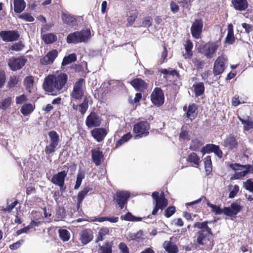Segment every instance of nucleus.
Segmentation results:
<instances>
[{
	"instance_id": "31",
	"label": "nucleus",
	"mask_w": 253,
	"mask_h": 253,
	"mask_svg": "<svg viewBox=\"0 0 253 253\" xmlns=\"http://www.w3.org/2000/svg\"><path fill=\"white\" fill-rule=\"evenodd\" d=\"M163 246L168 253H177L178 252V248L173 242L165 241Z\"/></svg>"
},
{
	"instance_id": "29",
	"label": "nucleus",
	"mask_w": 253,
	"mask_h": 253,
	"mask_svg": "<svg viewBox=\"0 0 253 253\" xmlns=\"http://www.w3.org/2000/svg\"><path fill=\"white\" fill-rule=\"evenodd\" d=\"M185 53L183 54L185 59H190L193 55L192 49L193 48V43L190 40H187L184 44Z\"/></svg>"
},
{
	"instance_id": "25",
	"label": "nucleus",
	"mask_w": 253,
	"mask_h": 253,
	"mask_svg": "<svg viewBox=\"0 0 253 253\" xmlns=\"http://www.w3.org/2000/svg\"><path fill=\"white\" fill-rule=\"evenodd\" d=\"M93 238L92 232L89 229L84 230L80 234V240L84 245L88 244L92 240Z\"/></svg>"
},
{
	"instance_id": "1",
	"label": "nucleus",
	"mask_w": 253,
	"mask_h": 253,
	"mask_svg": "<svg viewBox=\"0 0 253 253\" xmlns=\"http://www.w3.org/2000/svg\"><path fill=\"white\" fill-rule=\"evenodd\" d=\"M67 80V75L64 73H61L57 76L49 75L45 78L43 87L46 91L51 93V94H55L63 89Z\"/></svg>"
},
{
	"instance_id": "10",
	"label": "nucleus",
	"mask_w": 253,
	"mask_h": 253,
	"mask_svg": "<svg viewBox=\"0 0 253 253\" xmlns=\"http://www.w3.org/2000/svg\"><path fill=\"white\" fill-rule=\"evenodd\" d=\"M0 37L5 42H12L19 39L20 34L16 30L1 31Z\"/></svg>"
},
{
	"instance_id": "9",
	"label": "nucleus",
	"mask_w": 253,
	"mask_h": 253,
	"mask_svg": "<svg viewBox=\"0 0 253 253\" xmlns=\"http://www.w3.org/2000/svg\"><path fill=\"white\" fill-rule=\"evenodd\" d=\"M226 62L227 59L223 56H219L216 59L213 68V73L214 76L220 75L224 72Z\"/></svg>"
},
{
	"instance_id": "33",
	"label": "nucleus",
	"mask_w": 253,
	"mask_h": 253,
	"mask_svg": "<svg viewBox=\"0 0 253 253\" xmlns=\"http://www.w3.org/2000/svg\"><path fill=\"white\" fill-rule=\"evenodd\" d=\"M35 106L31 103H25L20 109L21 113L24 116H27L30 114L34 110Z\"/></svg>"
},
{
	"instance_id": "21",
	"label": "nucleus",
	"mask_w": 253,
	"mask_h": 253,
	"mask_svg": "<svg viewBox=\"0 0 253 253\" xmlns=\"http://www.w3.org/2000/svg\"><path fill=\"white\" fill-rule=\"evenodd\" d=\"M93 162L96 166H99L103 160V154L99 148L93 149L91 151Z\"/></svg>"
},
{
	"instance_id": "61",
	"label": "nucleus",
	"mask_w": 253,
	"mask_h": 253,
	"mask_svg": "<svg viewBox=\"0 0 253 253\" xmlns=\"http://www.w3.org/2000/svg\"><path fill=\"white\" fill-rule=\"evenodd\" d=\"M15 100L17 104H21L27 100V98L25 95L22 94L17 96L15 98Z\"/></svg>"
},
{
	"instance_id": "13",
	"label": "nucleus",
	"mask_w": 253,
	"mask_h": 253,
	"mask_svg": "<svg viewBox=\"0 0 253 253\" xmlns=\"http://www.w3.org/2000/svg\"><path fill=\"white\" fill-rule=\"evenodd\" d=\"M101 119L100 117L94 112H91L85 120V124L88 128L99 126L101 124Z\"/></svg>"
},
{
	"instance_id": "46",
	"label": "nucleus",
	"mask_w": 253,
	"mask_h": 253,
	"mask_svg": "<svg viewBox=\"0 0 253 253\" xmlns=\"http://www.w3.org/2000/svg\"><path fill=\"white\" fill-rule=\"evenodd\" d=\"M60 238L63 241H68L70 239V233L66 229H59L58 230Z\"/></svg>"
},
{
	"instance_id": "8",
	"label": "nucleus",
	"mask_w": 253,
	"mask_h": 253,
	"mask_svg": "<svg viewBox=\"0 0 253 253\" xmlns=\"http://www.w3.org/2000/svg\"><path fill=\"white\" fill-rule=\"evenodd\" d=\"M164 94L161 88L156 87L151 95V100L153 104L158 107L164 103Z\"/></svg>"
},
{
	"instance_id": "60",
	"label": "nucleus",
	"mask_w": 253,
	"mask_h": 253,
	"mask_svg": "<svg viewBox=\"0 0 253 253\" xmlns=\"http://www.w3.org/2000/svg\"><path fill=\"white\" fill-rule=\"evenodd\" d=\"M18 204V202L17 200H15L13 203L10 204H9L7 203V206L6 208L4 209L5 211H7L10 212L12 211V210L16 207V206Z\"/></svg>"
},
{
	"instance_id": "12",
	"label": "nucleus",
	"mask_w": 253,
	"mask_h": 253,
	"mask_svg": "<svg viewBox=\"0 0 253 253\" xmlns=\"http://www.w3.org/2000/svg\"><path fill=\"white\" fill-rule=\"evenodd\" d=\"M203 27L202 19H196L191 27V33L193 38L198 39L201 37Z\"/></svg>"
},
{
	"instance_id": "17",
	"label": "nucleus",
	"mask_w": 253,
	"mask_h": 253,
	"mask_svg": "<svg viewBox=\"0 0 253 253\" xmlns=\"http://www.w3.org/2000/svg\"><path fill=\"white\" fill-rule=\"evenodd\" d=\"M57 55L58 51L57 50L52 49L40 59V63L43 65L51 64L53 63Z\"/></svg>"
},
{
	"instance_id": "40",
	"label": "nucleus",
	"mask_w": 253,
	"mask_h": 253,
	"mask_svg": "<svg viewBox=\"0 0 253 253\" xmlns=\"http://www.w3.org/2000/svg\"><path fill=\"white\" fill-rule=\"evenodd\" d=\"M109 230L107 227L101 228L99 229L97 236L96 238V242L102 241L105 237L109 234Z\"/></svg>"
},
{
	"instance_id": "50",
	"label": "nucleus",
	"mask_w": 253,
	"mask_h": 253,
	"mask_svg": "<svg viewBox=\"0 0 253 253\" xmlns=\"http://www.w3.org/2000/svg\"><path fill=\"white\" fill-rule=\"evenodd\" d=\"M204 162L205 168V169H206V171L207 172L210 173L212 170V168H211L212 165H211V156H206L204 160Z\"/></svg>"
},
{
	"instance_id": "45",
	"label": "nucleus",
	"mask_w": 253,
	"mask_h": 253,
	"mask_svg": "<svg viewBox=\"0 0 253 253\" xmlns=\"http://www.w3.org/2000/svg\"><path fill=\"white\" fill-rule=\"evenodd\" d=\"M24 85L26 88V89L31 92V89L33 86L34 84V78L32 76L27 77L24 81Z\"/></svg>"
},
{
	"instance_id": "53",
	"label": "nucleus",
	"mask_w": 253,
	"mask_h": 253,
	"mask_svg": "<svg viewBox=\"0 0 253 253\" xmlns=\"http://www.w3.org/2000/svg\"><path fill=\"white\" fill-rule=\"evenodd\" d=\"M193 63L198 69H202L205 64L204 61L197 58L193 59Z\"/></svg>"
},
{
	"instance_id": "3",
	"label": "nucleus",
	"mask_w": 253,
	"mask_h": 253,
	"mask_svg": "<svg viewBox=\"0 0 253 253\" xmlns=\"http://www.w3.org/2000/svg\"><path fill=\"white\" fill-rule=\"evenodd\" d=\"M229 167L235 171L233 176L235 179L245 177L249 173L252 168L250 165H242L238 163L230 164Z\"/></svg>"
},
{
	"instance_id": "26",
	"label": "nucleus",
	"mask_w": 253,
	"mask_h": 253,
	"mask_svg": "<svg viewBox=\"0 0 253 253\" xmlns=\"http://www.w3.org/2000/svg\"><path fill=\"white\" fill-rule=\"evenodd\" d=\"M131 85L137 90L142 91L147 87V84L143 80L136 78L130 82Z\"/></svg>"
},
{
	"instance_id": "55",
	"label": "nucleus",
	"mask_w": 253,
	"mask_h": 253,
	"mask_svg": "<svg viewBox=\"0 0 253 253\" xmlns=\"http://www.w3.org/2000/svg\"><path fill=\"white\" fill-rule=\"evenodd\" d=\"M18 82V78L16 76H11L8 83V85L9 87H14Z\"/></svg>"
},
{
	"instance_id": "30",
	"label": "nucleus",
	"mask_w": 253,
	"mask_h": 253,
	"mask_svg": "<svg viewBox=\"0 0 253 253\" xmlns=\"http://www.w3.org/2000/svg\"><path fill=\"white\" fill-rule=\"evenodd\" d=\"M92 188L89 186L85 187L82 191L79 192L77 196V205L78 207L82 203L83 200L86 194L91 190Z\"/></svg>"
},
{
	"instance_id": "32",
	"label": "nucleus",
	"mask_w": 253,
	"mask_h": 253,
	"mask_svg": "<svg viewBox=\"0 0 253 253\" xmlns=\"http://www.w3.org/2000/svg\"><path fill=\"white\" fill-rule=\"evenodd\" d=\"M238 119L242 124L243 125L245 130H249L251 129H253V121L250 117H248L246 119H243L238 116Z\"/></svg>"
},
{
	"instance_id": "47",
	"label": "nucleus",
	"mask_w": 253,
	"mask_h": 253,
	"mask_svg": "<svg viewBox=\"0 0 253 253\" xmlns=\"http://www.w3.org/2000/svg\"><path fill=\"white\" fill-rule=\"evenodd\" d=\"M229 190L230 193L228 197L230 199L234 198L239 191V187L237 185L234 186L230 185L229 186Z\"/></svg>"
},
{
	"instance_id": "59",
	"label": "nucleus",
	"mask_w": 253,
	"mask_h": 253,
	"mask_svg": "<svg viewBox=\"0 0 253 253\" xmlns=\"http://www.w3.org/2000/svg\"><path fill=\"white\" fill-rule=\"evenodd\" d=\"M234 36L233 32H231V31H228L227 35L226 38L225 42L229 44H232L234 42Z\"/></svg>"
},
{
	"instance_id": "18",
	"label": "nucleus",
	"mask_w": 253,
	"mask_h": 253,
	"mask_svg": "<svg viewBox=\"0 0 253 253\" xmlns=\"http://www.w3.org/2000/svg\"><path fill=\"white\" fill-rule=\"evenodd\" d=\"M67 175V173L65 170L61 171L54 174L51 179V181L54 184L59 186L61 189L64 185L65 178Z\"/></svg>"
},
{
	"instance_id": "28",
	"label": "nucleus",
	"mask_w": 253,
	"mask_h": 253,
	"mask_svg": "<svg viewBox=\"0 0 253 253\" xmlns=\"http://www.w3.org/2000/svg\"><path fill=\"white\" fill-rule=\"evenodd\" d=\"M208 222L206 221L202 222H197L194 225V227L200 229V231H203L204 233L212 235L211 229L208 225Z\"/></svg>"
},
{
	"instance_id": "41",
	"label": "nucleus",
	"mask_w": 253,
	"mask_h": 253,
	"mask_svg": "<svg viewBox=\"0 0 253 253\" xmlns=\"http://www.w3.org/2000/svg\"><path fill=\"white\" fill-rule=\"evenodd\" d=\"M12 102V98L8 97L4 98L0 102V109L5 110L11 105Z\"/></svg>"
},
{
	"instance_id": "54",
	"label": "nucleus",
	"mask_w": 253,
	"mask_h": 253,
	"mask_svg": "<svg viewBox=\"0 0 253 253\" xmlns=\"http://www.w3.org/2000/svg\"><path fill=\"white\" fill-rule=\"evenodd\" d=\"M243 186L247 190L253 192V181L251 179L244 182Z\"/></svg>"
},
{
	"instance_id": "11",
	"label": "nucleus",
	"mask_w": 253,
	"mask_h": 253,
	"mask_svg": "<svg viewBox=\"0 0 253 253\" xmlns=\"http://www.w3.org/2000/svg\"><path fill=\"white\" fill-rule=\"evenodd\" d=\"M130 197V193L127 191H119L114 197V200L119 206L121 209H123L124 205L127 203Z\"/></svg>"
},
{
	"instance_id": "27",
	"label": "nucleus",
	"mask_w": 253,
	"mask_h": 253,
	"mask_svg": "<svg viewBox=\"0 0 253 253\" xmlns=\"http://www.w3.org/2000/svg\"><path fill=\"white\" fill-rule=\"evenodd\" d=\"M231 3L236 10L241 11L245 10L249 6L247 0H232Z\"/></svg>"
},
{
	"instance_id": "52",
	"label": "nucleus",
	"mask_w": 253,
	"mask_h": 253,
	"mask_svg": "<svg viewBox=\"0 0 253 253\" xmlns=\"http://www.w3.org/2000/svg\"><path fill=\"white\" fill-rule=\"evenodd\" d=\"M24 47V44L22 42L20 41L12 45L10 49L13 51H19L22 50Z\"/></svg>"
},
{
	"instance_id": "63",
	"label": "nucleus",
	"mask_w": 253,
	"mask_h": 253,
	"mask_svg": "<svg viewBox=\"0 0 253 253\" xmlns=\"http://www.w3.org/2000/svg\"><path fill=\"white\" fill-rule=\"evenodd\" d=\"M152 19L150 17H146L142 22L141 26L149 27L152 25Z\"/></svg>"
},
{
	"instance_id": "4",
	"label": "nucleus",
	"mask_w": 253,
	"mask_h": 253,
	"mask_svg": "<svg viewBox=\"0 0 253 253\" xmlns=\"http://www.w3.org/2000/svg\"><path fill=\"white\" fill-rule=\"evenodd\" d=\"M48 135L49 138V143L46 146L44 151L46 155H49L55 152L60 139L59 134L54 130L49 131Z\"/></svg>"
},
{
	"instance_id": "64",
	"label": "nucleus",
	"mask_w": 253,
	"mask_h": 253,
	"mask_svg": "<svg viewBox=\"0 0 253 253\" xmlns=\"http://www.w3.org/2000/svg\"><path fill=\"white\" fill-rule=\"evenodd\" d=\"M242 26L248 34L253 31V26L252 25L244 23L242 24Z\"/></svg>"
},
{
	"instance_id": "38",
	"label": "nucleus",
	"mask_w": 253,
	"mask_h": 253,
	"mask_svg": "<svg viewBox=\"0 0 253 253\" xmlns=\"http://www.w3.org/2000/svg\"><path fill=\"white\" fill-rule=\"evenodd\" d=\"M90 99V96H85L84 97L83 102L79 105L80 112L81 114H84L88 108V102Z\"/></svg>"
},
{
	"instance_id": "36",
	"label": "nucleus",
	"mask_w": 253,
	"mask_h": 253,
	"mask_svg": "<svg viewBox=\"0 0 253 253\" xmlns=\"http://www.w3.org/2000/svg\"><path fill=\"white\" fill-rule=\"evenodd\" d=\"M42 39L46 44L52 43L57 40L55 35L52 33H47L42 35Z\"/></svg>"
},
{
	"instance_id": "39",
	"label": "nucleus",
	"mask_w": 253,
	"mask_h": 253,
	"mask_svg": "<svg viewBox=\"0 0 253 253\" xmlns=\"http://www.w3.org/2000/svg\"><path fill=\"white\" fill-rule=\"evenodd\" d=\"M100 253H112V243L106 242L102 246H99Z\"/></svg>"
},
{
	"instance_id": "42",
	"label": "nucleus",
	"mask_w": 253,
	"mask_h": 253,
	"mask_svg": "<svg viewBox=\"0 0 253 253\" xmlns=\"http://www.w3.org/2000/svg\"><path fill=\"white\" fill-rule=\"evenodd\" d=\"M77 60V56L76 54L72 53L68 55L67 56L64 57L62 61V65H67Z\"/></svg>"
},
{
	"instance_id": "37",
	"label": "nucleus",
	"mask_w": 253,
	"mask_h": 253,
	"mask_svg": "<svg viewBox=\"0 0 253 253\" xmlns=\"http://www.w3.org/2000/svg\"><path fill=\"white\" fill-rule=\"evenodd\" d=\"M187 161L190 163H193L196 166H198L201 162L200 157L195 153H191L188 155Z\"/></svg>"
},
{
	"instance_id": "44",
	"label": "nucleus",
	"mask_w": 253,
	"mask_h": 253,
	"mask_svg": "<svg viewBox=\"0 0 253 253\" xmlns=\"http://www.w3.org/2000/svg\"><path fill=\"white\" fill-rule=\"evenodd\" d=\"M132 137V135L130 132L124 135L116 143V148L120 147L123 144L127 142Z\"/></svg>"
},
{
	"instance_id": "6",
	"label": "nucleus",
	"mask_w": 253,
	"mask_h": 253,
	"mask_svg": "<svg viewBox=\"0 0 253 253\" xmlns=\"http://www.w3.org/2000/svg\"><path fill=\"white\" fill-rule=\"evenodd\" d=\"M84 82V79H80L74 84L71 96L75 100H81L84 96V89L83 86Z\"/></svg>"
},
{
	"instance_id": "20",
	"label": "nucleus",
	"mask_w": 253,
	"mask_h": 253,
	"mask_svg": "<svg viewBox=\"0 0 253 253\" xmlns=\"http://www.w3.org/2000/svg\"><path fill=\"white\" fill-rule=\"evenodd\" d=\"M242 209V207L237 203L231 204L230 207L224 208V214L227 216L232 217L236 215Z\"/></svg>"
},
{
	"instance_id": "58",
	"label": "nucleus",
	"mask_w": 253,
	"mask_h": 253,
	"mask_svg": "<svg viewBox=\"0 0 253 253\" xmlns=\"http://www.w3.org/2000/svg\"><path fill=\"white\" fill-rule=\"evenodd\" d=\"M19 18L28 22H33L34 21V17L28 13L21 14L19 15Z\"/></svg>"
},
{
	"instance_id": "43",
	"label": "nucleus",
	"mask_w": 253,
	"mask_h": 253,
	"mask_svg": "<svg viewBox=\"0 0 253 253\" xmlns=\"http://www.w3.org/2000/svg\"><path fill=\"white\" fill-rule=\"evenodd\" d=\"M203 143L198 139L192 140L189 149L191 151H197L203 145Z\"/></svg>"
},
{
	"instance_id": "16",
	"label": "nucleus",
	"mask_w": 253,
	"mask_h": 253,
	"mask_svg": "<svg viewBox=\"0 0 253 253\" xmlns=\"http://www.w3.org/2000/svg\"><path fill=\"white\" fill-rule=\"evenodd\" d=\"M223 146L229 151L237 150L238 143L236 137L232 135L227 136L222 142Z\"/></svg>"
},
{
	"instance_id": "62",
	"label": "nucleus",
	"mask_w": 253,
	"mask_h": 253,
	"mask_svg": "<svg viewBox=\"0 0 253 253\" xmlns=\"http://www.w3.org/2000/svg\"><path fill=\"white\" fill-rule=\"evenodd\" d=\"M121 218L122 220L126 221H133L134 220V216L130 212H128L125 215H122Z\"/></svg>"
},
{
	"instance_id": "19",
	"label": "nucleus",
	"mask_w": 253,
	"mask_h": 253,
	"mask_svg": "<svg viewBox=\"0 0 253 253\" xmlns=\"http://www.w3.org/2000/svg\"><path fill=\"white\" fill-rule=\"evenodd\" d=\"M152 196L155 201V205L156 206L162 210L167 207L168 205V200L165 197L163 194L159 196V192H154L152 193Z\"/></svg>"
},
{
	"instance_id": "56",
	"label": "nucleus",
	"mask_w": 253,
	"mask_h": 253,
	"mask_svg": "<svg viewBox=\"0 0 253 253\" xmlns=\"http://www.w3.org/2000/svg\"><path fill=\"white\" fill-rule=\"evenodd\" d=\"M137 17V13L136 12L132 13L127 18V26H131L134 22Z\"/></svg>"
},
{
	"instance_id": "51",
	"label": "nucleus",
	"mask_w": 253,
	"mask_h": 253,
	"mask_svg": "<svg viewBox=\"0 0 253 253\" xmlns=\"http://www.w3.org/2000/svg\"><path fill=\"white\" fill-rule=\"evenodd\" d=\"M84 178V173L82 171L78 172L77 176L76 184L74 186V189H78L81 185L83 179Z\"/></svg>"
},
{
	"instance_id": "15",
	"label": "nucleus",
	"mask_w": 253,
	"mask_h": 253,
	"mask_svg": "<svg viewBox=\"0 0 253 253\" xmlns=\"http://www.w3.org/2000/svg\"><path fill=\"white\" fill-rule=\"evenodd\" d=\"M61 17L63 23L71 27L78 25L77 16L71 14L68 12L62 11Z\"/></svg>"
},
{
	"instance_id": "7",
	"label": "nucleus",
	"mask_w": 253,
	"mask_h": 253,
	"mask_svg": "<svg viewBox=\"0 0 253 253\" xmlns=\"http://www.w3.org/2000/svg\"><path fill=\"white\" fill-rule=\"evenodd\" d=\"M27 60L24 57H12L8 61V65L12 71H15L21 69L26 63Z\"/></svg>"
},
{
	"instance_id": "48",
	"label": "nucleus",
	"mask_w": 253,
	"mask_h": 253,
	"mask_svg": "<svg viewBox=\"0 0 253 253\" xmlns=\"http://www.w3.org/2000/svg\"><path fill=\"white\" fill-rule=\"evenodd\" d=\"M210 234L203 232V231H199L197 233V242L200 245H203V241Z\"/></svg>"
},
{
	"instance_id": "24",
	"label": "nucleus",
	"mask_w": 253,
	"mask_h": 253,
	"mask_svg": "<svg viewBox=\"0 0 253 253\" xmlns=\"http://www.w3.org/2000/svg\"><path fill=\"white\" fill-rule=\"evenodd\" d=\"M197 107L194 104L189 105L187 109L186 106L183 107V110L186 112V117L191 121L196 118L197 116Z\"/></svg>"
},
{
	"instance_id": "23",
	"label": "nucleus",
	"mask_w": 253,
	"mask_h": 253,
	"mask_svg": "<svg viewBox=\"0 0 253 253\" xmlns=\"http://www.w3.org/2000/svg\"><path fill=\"white\" fill-rule=\"evenodd\" d=\"M218 47L217 42L208 43L205 46V55L208 58H211Z\"/></svg>"
},
{
	"instance_id": "35",
	"label": "nucleus",
	"mask_w": 253,
	"mask_h": 253,
	"mask_svg": "<svg viewBox=\"0 0 253 253\" xmlns=\"http://www.w3.org/2000/svg\"><path fill=\"white\" fill-rule=\"evenodd\" d=\"M195 96L198 97L202 95L205 91V86L203 83H198L193 84Z\"/></svg>"
},
{
	"instance_id": "2",
	"label": "nucleus",
	"mask_w": 253,
	"mask_h": 253,
	"mask_svg": "<svg viewBox=\"0 0 253 253\" xmlns=\"http://www.w3.org/2000/svg\"><path fill=\"white\" fill-rule=\"evenodd\" d=\"M91 37L90 30H83L69 34L66 39L68 43L86 42Z\"/></svg>"
},
{
	"instance_id": "5",
	"label": "nucleus",
	"mask_w": 253,
	"mask_h": 253,
	"mask_svg": "<svg viewBox=\"0 0 253 253\" xmlns=\"http://www.w3.org/2000/svg\"><path fill=\"white\" fill-rule=\"evenodd\" d=\"M150 126L146 121H142L136 124L133 128V132L137 134L135 136V138L142 137L147 136L149 132Z\"/></svg>"
},
{
	"instance_id": "49",
	"label": "nucleus",
	"mask_w": 253,
	"mask_h": 253,
	"mask_svg": "<svg viewBox=\"0 0 253 253\" xmlns=\"http://www.w3.org/2000/svg\"><path fill=\"white\" fill-rule=\"evenodd\" d=\"M207 206L211 209V211L214 212L216 214H220L222 213H224V209H221L219 206L207 203Z\"/></svg>"
},
{
	"instance_id": "22",
	"label": "nucleus",
	"mask_w": 253,
	"mask_h": 253,
	"mask_svg": "<svg viewBox=\"0 0 253 253\" xmlns=\"http://www.w3.org/2000/svg\"><path fill=\"white\" fill-rule=\"evenodd\" d=\"M91 134L97 142H100L103 141L107 132L104 128H95L91 131Z\"/></svg>"
},
{
	"instance_id": "34",
	"label": "nucleus",
	"mask_w": 253,
	"mask_h": 253,
	"mask_svg": "<svg viewBox=\"0 0 253 253\" xmlns=\"http://www.w3.org/2000/svg\"><path fill=\"white\" fill-rule=\"evenodd\" d=\"M25 6L24 0H14V9L15 12L21 13L25 9Z\"/></svg>"
},
{
	"instance_id": "14",
	"label": "nucleus",
	"mask_w": 253,
	"mask_h": 253,
	"mask_svg": "<svg viewBox=\"0 0 253 253\" xmlns=\"http://www.w3.org/2000/svg\"><path fill=\"white\" fill-rule=\"evenodd\" d=\"M201 152L203 155L206 153L213 152L219 158H221L223 156L222 151L220 149L219 146L213 144L206 145V146L202 148Z\"/></svg>"
},
{
	"instance_id": "57",
	"label": "nucleus",
	"mask_w": 253,
	"mask_h": 253,
	"mask_svg": "<svg viewBox=\"0 0 253 253\" xmlns=\"http://www.w3.org/2000/svg\"><path fill=\"white\" fill-rule=\"evenodd\" d=\"M175 208L174 206H170L168 207L165 211V215L169 218L174 213Z\"/></svg>"
}]
</instances>
